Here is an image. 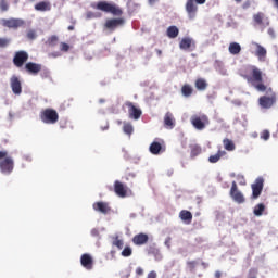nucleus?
I'll list each match as a JSON object with an SVG mask.
<instances>
[{
  "label": "nucleus",
  "instance_id": "41",
  "mask_svg": "<svg viewBox=\"0 0 278 278\" xmlns=\"http://www.w3.org/2000/svg\"><path fill=\"white\" fill-rule=\"evenodd\" d=\"M199 263L197 261H189L187 262V268L190 270V273H194V268H197V265Z\"/></svg>",
  "mask_w": 278,
  "mask_h": 278
},
{
  "label": "nucleus",
  "instance_id": "22",
  "mask_svg": "<svg viewBox=\"0 0 278 278\" xmlns=\"http://www.w3.org/2000/svg\"><path fill=\"white\" fill-rule=\"evenodd\" d=\"M37 12H51V2L48 0L40 1L35 4Z\"/></svg>",
  "mask_w": 278,
  "mask_h": 278
},
{
  "label": "nucleus",
  "instance_id": "10",
  "mask_svg": "<svg viewBox=\"0 0 278 278\" xmlns=\"http://www.w3.org/2000/svg\"><path fill=\"white\" fill-rule=\"evenodd\" d=\"M125 25V18L117 17V18H108L104 23V29L108 31H116L118 27H123Z\"/></svg>",
  "mask_w": 278,
  "mask_h": 278
},
{
  "label": "nucleus",
  "instance_id": "33",
  "mask_svg": "<svg viewBox=\"0 0 278 278\" xmlns=\"http://www.w3.org/2000/svg\"><path fill=\"white\" fill-rule=\"evenodd\" d=\"M195 88L200 91L207 90V81L204 78H198L195 80Z\"/></svg>",
  "mask_w": 278,
  "mask_h": 278
},
{
  "label": "nucleus",
  "instance_id": "18",
  "mask_svg": "<svg viewBox=\"0 0 278 278\" xmlns=\"http://www.w3.org/2000/svg\"><path fill=\"white\" fill-rule=\"evenodd\" d=\"M92 207L94 212H100V214H110L112 212V207L108 202H94Z\"/></svg>",
  "mask_w": 278,
  "mask_h": 278
},
{
  "label": "nucleus",
  "instance_id": "59",
  "mask_svg": "<svg viewBox=\"0 0 278 278\" xmlns=\"http://www.w3.org/2000/svg\"><path fill=\"white\" fill-rule=\"evenodd\" d=\"M157 0H149V3H155Z\"/></svg>",
  "mask_w": 278,
  "mask_h": 278
},
{
  "label": "nucleus",
  "instance_id": "56",
  "mask_svg": "<svg viewBox=\"0 0 278 278\" xmlns=\"http://www.w3.org/2000/svg\"><path fill=\"white\" fill-rule=\"evenodd\" d=\"M111 255H112V257H114L115 255H116V251H111Z\"/></svg>",
  "mask_w": 278,
  "mask_h": 278
},
{
  "label": "nucleus",
  "instance_id": "25",
  "mask_svg": "<svg viewBox=\"0 0 278 278\" xmlns=\"http://www.w3.org/2000/svg\"><path fill=\"white\" fill-rule=\"evenodd\" d=\"M228 51L230 55H240V52L242 51V46H240V43L238 42H230Z\"/></svg>",
  "mask_w": 278,
  "mask_h": 278
},
{
  "label": "nucleus",
  "instance_id": "52",
  "mask_svg": "<svg viewBox=\"0 0 278 278\" xmlns=\"http://www.w3.org/2000/svg\"><path fill=\"white\" fill-rule=\"evenodd\" d=\"M271 1L274 3L275 8L278 10V0H271Z\"/></svg>",
  "mask_w": 278,
  "mask_h": 278
},
{
  "label": "nucleus",
  "instance_id": "11",
  "mask_svg": "<svg viewBox=\"0 0 278 278\" xmlns=\"http://www.w3.org/2000/svg\"><path fill=\"white\" fill-rule=\"evenodd\" d=\"M252 195L251 199L255 201V199H260L262 195V190H264V178L258 177L255 179L254 184L251 185Z\"/></svg>",
  "mask_w": 278,
  "mask_h": 278
},
{
  "label": "nucleus",
  "instance_id": "44",
  "mask_svg": "<svg viewBox=\"0 0 278 278\" xmlns=\"http://www.w3.org/2000/svg\"><path fill=\"white\" fill-rule=\"evenodd\" d=\"M263 140H268L270 138V132L268 130H264L261 135Z\"/></svg>",
  "mask_w": 278,
  "mask_h": 278
},
{
  "label": "nucleus",
  "instance_id": "20",
  "mask_svg": "<svg viewBox=\"0 0 278 278\" xmlns=\"http://www.w3.org/2000/svg\"><path fill=\"white\" fill-rule=\"evenodd\" d=\"M25 71L29 73V75H38L42 71V65L34 62H28L25 64Z\"/></svg>",
  "mask_w": 278,
  "mask_h": 278
},
{
  "label": "nucleus",
  "instance_id": "58",
  "mask_svg": "<svg viewBox=\"0 0 278 278\" xmlns=\"http://www.w3.org/2000/svg\"><path fill=\"white\" fill-rule=\"evenodd\" d=\"M131 276V270H128L127 278Z\"/></svg>",
  "mask_w": 278,
  "mask_h": 278
},
{
  "label": "nucleus",
  "instance_id": "12",
  "mask_svg": "<svg viewBox=\"0 0 278 278\" xmlns=\"http://www.w3.org/2000/svg\"><path fill=\"white\" fill-rule=\"evenodd\" d=\"M230 197L236 203H239V204H242L245 201L244 194H242L240 190H238V184H236V181H232V185L230 188Z\"/></svg>",
  "mask_w": 278,
  "mask_h": 278
},
{
  "label": "nucleus",
  "instance_id": "13",
  "mask_svg": "<svg viewBox=\"0 0 278 278\" xmlns=\"http://www.w3.org/2000/svg\"><path fill=\"white\" fill-rule=\"evenodd\" d=\"M179 49H181V51H194V49H197V42L190 37H185L179 42Z\"/></svg>",
  "mask_w": 278,
  "mask_h": 278
},
{
  "label": "nucleus",
  "instance_id": "37",
  "mask_svg": "<svg viewBox=\"0 0 278 278\" xmlns=\"http://www.w3.org/2000/svg\"><path fill=\"white\" fill-rule=\"evenodd\" d=\"M123 131L127 136H131V134H134V125H131V123L124 122Z\"/></svg>",
  "mask_w": 278,
  "mask_h": 278
},
{
  "label": "nucleus",
  "instance_id": "30",
  "mask_svg": "<svg viewBox=\"0 0 278 278\" xmlns=\"http://www.w3.org/2000/svg\"><path fill=\"white\" fill-rule=\"evenodd\" d=\"M190 149H191L190 157L192 160H194V157L201 155V153H202L201 146H199V144H191Z\"/></svg>",
  "mask_w": 278,
  "mask_h": 278
},
{
  "label": "nucleus",
  "instance_id": "8",
  "mask_svg": "<svg viewBox=\"0 0 278 278\" xmlns=\"http://www.w3.org/2000/svg\"><path fill=\"white\" fill-rule=\"evenodd\" d=\"M27 60H29V53L25 50L16 51L13 56V64L16 66V68H23L25 64L27 63Z\"/></svg>",
  "mask_w": 278,
  "mask_h": 278
},
{
  "label": "nucleus",
  "instance_id": "1",
  "mask_svg": "<svg viewBox=\"0 0 278 278\" xmlns=\"http://www.w3.org/2000/svg\"><path fill=\"white\" fill-rule=\"evenodd\" d=\"M243 79L255 87L258 92H266L267 87L264 85V77L262 76V70L256 66H251L247 70L245 74L242 75Z\"/></svg>",
  "mask_w": 278,
  "mask_h": 278
},
{
  "label": "nucleus",
  "instance_id": "21",
  "mask_svg": "<svg viewBox=\"0 0 278 278\" xmlns=\"http://www.w3.org/2000/svg\"><path fill=\"white\" fill-rule=\"evenodd\" d=\"M147 242H149V235L144 232H140L132 238V244H136V247H142Z\"/></svg>",
  "mask_w": 278,
  "mask_h": 278
},
{
  "label": "nucleus",
  "instance_id": "53",
  "mask_svg": "<svg viewBox=\"0 0 278 278\" xmlns=\"http://www.w3.org/2000/svg\"><path fill=\"white\" fill-rule=\"evenodd\" d=\"M165 244H166L167 247H170V238L165 241Z\"/></svg>",
  "mask_w": 278,
  "mask_h": 278
},
{
  "label": "nucleus",
  "instance_id": "55",
  "mask_svg": "<svg viewBox=\"0 0 278 278\" xmlns=\"http://www.w3.org/2000/svg\"><path fill=\"white\" fill-rule=\"evenodd\" d=\"M75 29V26H68V31H73Z\"/></svg>",
  "mask_w": 278,
  "mask_h": 278
},
{
  "label": "nucleus",
  "instance_id": "42",
  "mask_svg": "<svg viewBox=\"0 0 278 278\" xmlns=\"http://www.w3.org/2000/svg\"><path fill=\"white\" fill-rule=\"evenodd\" d=\"M26 38L28 40H36V38H38V35L36 34V30L30 29V30L27 31Z\"/></svg>",
  "mask_w": 278,
  "mask_h": 278
},
{
  "label": "nucleus",
  "instance_id": "3",
  "mask_svg": "<svg viewBox=\"0 0 278 278\" xmlns=\"http://www.w3.org/2000/svg\"><path fill=\"white\" fill-rule=\"evenodd\" d=\"M267 94L258 98V105L263 110H270L277 103V93L273 91L271 87L267 89Z\"/></svg>",
  "mask_w": 278,
  "mask_h": 278
},
{
  "label": "nucleus",
  "instance_id": "57",
  "mask_svg": "<svg viewBox=\"0 0 278 278\" xmlns=\"http://www.w3.org/2000/svg\"><path fill=\"white\" fill-rule=\"evenodd\" d=\"M156 53H157L159 55H162V50H156Z\"/></svg>",
  "mask_w": 278,
  "mask_h": 278
},
{
  "label": "nucleus",
  "instance_id": "2",
  "mask_svg": "<svg viewBox=\"0 0 278 278\" xmlns=\"http://www.w3.org/2000/svg\"><path fill=\"white\" fill-rule=\"evenodd\" d=\"M39 118L45 125H55L60 121V114H58L56 110L48 108L40 112Z\"/></svg>",
  "mask_w": 278,
  "mask_h": 278
},
{
  "label": "nucleus",
  "instance_id": "6",
  "mask_svg": "<svg viewBox=\"0 0 278 278\" xmlns=\"http://www.w3.org/2000/svg\"><path fill=\"white\" fill-rule=\"evenodd\" d=\"M194 1L198 5H203L207 0H187L185 4V10L190 21H193V18H197V13L199 12V7L194 3Z\"/></svg>",
  "mask_w": 278,
  "mask_h": 278
},
{
  "label": "nucleus",
  "instance_id": "5",
  "mask_svg": "<svg viewBox=\"0 0 278 278\" xmlns=\"http://www.w3.org/2000/svg\"><path fill=\"white\" fill-rule=\"evenodd\" d=\"M190 123L194 129H198V131H203V129L210 125V117H207L205 114H195L191 116Z\"/></svg>",
  "mask_w": 278,
  "mask_h": 278
},
{
  "label": "nucleus",
  "instance_id": "35",
  "mask_svg": "<svg viewBox=\"0 0 278 278\" xmlns=\"http://www.w3.org/2000/svg\"><path fill=\"white\" fill-rule=\"evenodd\" d=\"M166 34L169 38H177L179 36V28L177 26H169Z\"/></svg>",
  "mask_w": 278,
  "mask_h": 278
},
{
  "label": "nucleus",
  "instance_id": "16",
  "mask_svg": "<svg viewBox=\"0 0 278 278\" xmlns=\"http://www.w3.org/2000/svg\"><path fill=\"white\" fill-rule=\"evenodd\" d=\"M80 264L83 268H86V270H92V268H94V260L92 258V255L88 253L80 256Z\"/></svg>",
  "mask_w": 278,
  "mask_h": 278
},
{
  "label": "nucleus",
  "instance_id": "46",
  "mask_svg": "<svg viewBox=\"0 0 278 278\" xmlns=\"http://www.w3.org/2000/svg\"><path fill=\"white\" fill-rule=\"evenodd\" d=\"M136 275H138L139 277L144 275V269H142V267H137L136 268Z\"/></svg>",
  "mask_w": 278,
  "mask_h": 278
},
{
  "label": "nucleus",
  "instance_id": "34",
  "mask_svg": "<svg viewBox=\"0 0 278 278\" xmlns=\"http://www.w3.org/2000/svg\"><path fill=\"white\" fill-rule=\"evenodd\" d=\"M58 42H60V37H58V35H52V36L48 37L46 45L48 47H56Z\"/></svg>",
  "mask_w": 278,
  "mask_h": 278
},
{
  "label": "nucleus",
  "instance_id": "19",
  "mask_svg": "<svg viewBox=\"0 0 278 278\" xmlns=\"http://www.w3.org/2000/svg\"><path fill=\"white\" fill-rule=\"evenodd\" d=\"M10 84L13 94H21L23 92V86L21 85V79H18L17 76H12Z\"/></svg>",
  "mask_w": 278,
  "mask_h": 278
},
{
  "label": "nucleus",
  "instance_id": "32",
  "mask_svg": "<svg viewBox=\"0 0 278 278\" xmlns=\"http://www.w3.org/2000/svg\"><path fill=\"white\" fill-rule=\"evenodd\" d=\"M194 92V89L188 85V84H185L182 87H181V94L182 97H192V93Z\"/></svg>",
  "mask_w": 278,
  "mask_h": 278
},
{
  "label": "nucleus",
  "instance_id": "17",
  "mask_svg": "<svg viewBox=\"0 0 278 278\" xmlns=\"http://www.w3.org/2000/svg\"><path fill=\"white\" fill-rule=\"evenodd\" d=\"M127 190L128 188L125 184L121 182V180L114 181V192L117 197H121V199H125V197H127Z\"/></svg>",
  "mask_w": 278,
  "mask_h": 278
},
{
  "label": "nucleus",
  "instance_id": "15",
  "mask_svg": "<svg viewBox=\"0 0 278 278\" xmlns=\"http://www.w3.org/2000/svg\"><path fill=\"white\" fill-rule=\"evenodd\" d=\"M0 170L10 175L14 170V160L12 157H5L0 162Z\"/></svg>",
  "mask_w": 278,
  "mask_h": 278
},
{
  "label": "nucleus",
  "instance_id": "23",
  "mask_svg": "<svg viewBox=\"0 0 278 278\" xmlns=\"http://www.w3.org/2000/svg\"><path fill=\"white\" fill-rule=\"evenodd\" d=\"M164 127L165 129H175V117L173 113L167 112L164 116Z\"/></svg>",
  "mask_w": 278,
  "mask_h": 278
},
{
  "label": "nucleus",
  "instance_id": "43",
  "mask_svg": "<svg viewBox=\"0 0 278 278\" xmlns=\"http://www.w3.org/2000/svg\"><path fill=\"white\" fill-rule=\"evenodd\" d=\"M60 51H62L63 53H68V51H71V46L66 42H61Z\"/></svg>",
  "mask_w": 278,
  "mask_h": 278
},
{
  "label": "nucleus",
  "instance_id": "36",
  "mask_svg": "<svg viewBox=\"0 0 278 278\" xmlns=\"http://www.w3.org/2000/svg\"><path fill=\"white\" fill-rule=\"evenodd\" d=\"M112 245L116 247L119 251L125 247V242L118 236L113 238Z\"/></svg>",
  "mask_w": 278,
  "mask_h": 278
},
{
  "label": "nucleus",
  "instance_id": "9",
  "mask_svg": "<svg viewBox=\"0 0 278 278\" xmlns=\"http://www.w3.org/2000/svg\"><path fill=\"white\" fill-rule=\"evenodd\" d=\"M2 27H7L8 29H18V27H23L25 25V21L22 18H2L1 20Z\"/></svg>",
  "mask_w": 278,
  "mask_h": 278
},
{
  "label": "nucleus",
  "instance_id": "50",
  "mask_svg": "<svg viewBox=\"0 0 278 278\" xmlns=\"http://www.w3.org/2000/svg\"><path fill=\"white\" fill-rule=\"evenodd\" d=\"M268 34H269V36H271V37H275V29L269 28V29H268Z\"/></svg>",
  "mask_w": 278,
  "mask_h": 278
},
{
  "label": "nucleus",
  "instance_id": "27",
  "mask_svg": "<svg viewBox=\"0 0 278 278\" xmlns=\"http://www.w3.org/2000/svg\"><path fill=\"white\" fill-rule=\"evenodd\" d=\"M225 155H227V152L225 150H218L216 154L208 157V162L211 164H216L220 161V157H225Z\"/></svg>",
  "mask_w": 278,
  "mask_h": 278
},
{
  "label": "nucleus",
  "instance_id": "24",
  "mask_svg": "<svg viewBox=\"0 0 278 278\" xmlns=\"http://www.w3.org/2000/svg\"><path fill=\"white\" fill-rule=\"evenodd\" d=\"M179 218L185 223V225H191L192 224V213L188 210H182L179 213Z\"/></svg>",
  "mask_w": 278,
  "mask_h": 278
},
{
  "label": "nucleus",
  "instance_id": "26",
  "mask_svg": "<svg viewBox=\"0 0 278 278\" xmlns=\"http://www.w3.org/2000/svg\"><path fill=\"white\" fill-rule=\"evenodd\" d=\"M149 151L152 155H160L162 153V143L153 141L149 147Z\"/></svg>",
  "mask_w": 278,
  "mask_h": 278
},
{
  "label": "nucleus",
  "instance_id": "14",
  "mask_svg": "<svg viewBox=\"0 0 278 278\" xmlns=\"http://www.w3.org/2000/svg\"><path fill=\"white\" fill-rule=\"evenodd\" d=\"M126 108H128L129 118H134V121H138L140 116H142V110L134 104V102H126Z\"/></svg>",
  "mask_w": 278,
  "mask_h": 278
},
{
  "label": "nucleus",
  "instance_id": "60",
  "mask_svg": "<svg viewBox=\"0 0 278 278\" xmlns=\"http://www.w3.org/2000/svg\"><path fill=\"white\" fill-rule=\"evenodd\" d=\"M100 103H105V100H100Z\"/></svg>",
  "mask_w": 278,
  "mask_h": 278
},
{
  "label": "nucleus",
  "instance_id": "39",
  "mask_svg": "<svg viewBox=\"0 0 278 278\" xmlns=\"http://www.w3.org/2000/svg\"><path fill=\"white\" fill-rule=\"evenodd\" d=\"M11 42H12V40L10 38L0 37V49H5V48L10 47Z\"/></svg>",
  "mask_w": 278,
  "mask_h": 278
},
{
  "label": "nucleus",
  "instance_id": "48",
  "mask_svg": "<svg viewBox=\"0 0 278 278\" xmlns=\"http://www.w3.org/2000/svg\"><path fill=\"white\" fill-rule=\"evenodd\" d=\"M8 157V152L7 151H0V160H5Z\"/></svg>",
  "mask_w": 278,
  "mask_h": 278
},
{
  "label": "nucleus",
  "instance_id": "7",
  "mask_svg": "<svg viewBox=\"0 0 278 278\" xmlns=\"http://www.w3.org/2000/svg\"><path fill=\"white\" fill-rule=\"evenodd\" d=\"M253 22L255 27H260L261 31H264L265 28L270 25V18H268L264 12H257L254 14Z\"/></svg>",
  "mask_w": 278,
  "mask_h": 278
},
{
  "label": "nucleus",
  "instance_id": "38",
  "mask_svg": "<svg viewBox=\"0 0 278 278\" xmlns=\"http://www.w3.org/2000/svg\"><path fill=\"white\" fill-rule=\"evenodd\" d=\"M132 254H134V250H131V247L129 245H126L122 251V257H131Z\"/></svg>",
  "mask_w": 278,
  "mask_h": 278
},
{
  "label": "nucleus",
  "instance_id": "40",
  "mask_svg": "<svg viewBox=\"0 0 278 278\" xmlns=\"http://www.w3.org/2000/svg\"><path fill=\"white\" fill-rule=\"evenodd\" d=\"M0 10L1 12H8V10H10V4L8 3V0H0Z\"/></svg>",
  "mask_w": 278,
  "mask_h": 278
},
{
  "label": "nucleus",
  "instance_id": "47",
  "mask_svg": "<svg viewBox=\"0 0 278 278\" xmlns=\"http://www.w3.org/2000/svg\"><path fill=\"white\" fill-rule=\"evenodd\" d=\"M61 55H62V53H60V52H51L49 54V58H60Z\"/></svg>",
  "mask_w": 278,
  "mask_h": 278
},
{
  "label": "nucleus",
  "instance_id": "29",
  "mask_svg": "<svg viewBox=\"0 0 278 278\" xmlns=\"http://www.w3.org/2000/svg\"><path fill=\"white\" fill-rule=\"evenodd\" d=\"M266 48L262 47V45L256 43V51H255V55L256 58H258L260 60H264V58H266Z\"/></svg>",
  "mask_w": 278,
  "mask_h": 278
},
{
  "label": "nucleus",
  "instance_id": "31",
  "mask_svg": "<svg viewBox=\"0 0 278 278\" xmlns=\"http://www.w3.org/2000/svg\"><path fill=\"white\" fill-rule=\"evenodd\" d=\"M266 212V205L264 203H258L254 206L253 214L254 216H263Z\"/></svg>",
  "mask_w": 278,
  "mask_h": 278
},
{
  "label": "nucleus",
  "instance_id": "45",
  "mask_svg": "<svg viewBox=\"0 0 278 278\" xmlns=\"http://www.w3.org/2000/svg\"><path fill=\"white\" fill-rule=\"evenodd\" d=\"M237 179L239 180L240 186H247V180L242 175H238Z\"/></svg>",
  "mask_w": 278,
  "mask_h": 278
},
{
  "label": "nucleus",
  "instance_id": "51",
  "mask_svg": "<svg viewBox=\"0 0 278 278\" xmlns=\"http://www.w3.org/2000/svg\"><path fill=\"white\" fill-rule=\"evenodd\" d=\"M215 277L220 278V277H223V274L220 271H215Z\"/></svg>",
  "mask_w": 278,
  "mask_h": 278
},
{
  "label": "nucleus",
  "instance_id": "49",
  "mask_svg": "<svg viewBox=\"0 0 278 278\" xmlns=\"http://www.w3.org/2000/svg\"><path fill=\"white\" fill-rule=\"evenodd\" d=\"M148 278H157V273H155V271H150V273L148 274Z\"/></svg>",
  "mask_w": 278,
  "mask_h": 278
},
{
  "label": "nucleus",
  "instance_id": "4",
  "mask_svg": "<svg viewBox=\"0 0 278 278\" xmlns=\"http://www.w3.org/2000/svg\"><path fill=\"white\" fill-rule=\"evenodd\" d=\"M96 10H100L101 12H106L108 14H113V16H123V10L116 7V4H112L105 0L99 1L94 7Z\"/></svg>",
  "mask_w": 278,
  "mask_h": 278
},
{
  "label": "nucleus",
  "instance_id": "54",
  "mask_svg": "<svg viewBox=\"0 0 278 278\" xmlns=\"http://www.w3.org/2000/svg\"><path fill=\"white\" fill-rule=\"evenodd\" d=\"M93 15H94V14H93L92 12H90V13L87 14L88 18H92Z\"/></svg>",
  "mask_w": 278,
  "mask_h": 278
},
{
  "label": "nucleus",
  "instance_id": "62",
  "mask_svg": "<svg viewBox=\"0 0 278 278\" xmlns=\"http://www.w3.org/2000/svg\"><path fill=\"white\" fill-rule=\"evenodd\" d=\"M31 2L36 1V0H30Z\"/></svg>",
  "mask_w": 278,
  "mask_h": 278
},
{
  "label": "nucleus",
  "instance_id": "61",
  "mask_svg": "<svg viewBox=\"0 0 278 278\" xmlns=\"http://www.w3.org/2000/svg\"><path fill=\"white\" fill-rule=\"evenodd\" d=\"M236 1H239V2H240V1H242V0H236Z\"/></svg>",
  "mask_w": 278,
  "mask_h": 278
},
{
  "label": "nucleus",
  "instance_id": "28",
  "mask_svg": "<svg viewBox=\"0 0 278 278\" xmlns=\"http://www.w3.org/2000/svg\"><path fill=\"white\" fill-rule=\"evenodd\" d=\"M224 149L226 151H236V143L229 138L223 140Z\"/></svg>",
  "mask_w": 278,
  "mask_h": 278
}]
</instances>
